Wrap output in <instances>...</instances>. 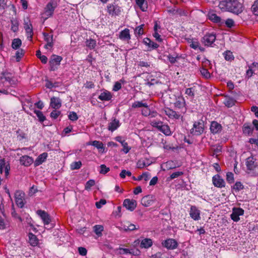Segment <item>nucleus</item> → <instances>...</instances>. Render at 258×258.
<instances>
[{
  "instance_id": "obj_1",
  "label": "nucleus",
  "mask_w": 258,
  "mask_h": 258,
  "mask_svg": "<svg viewBox=\"0 0 258 258\" xmlns=\"http://www.w3.org/2000/svg\"><path fill=\"white\" fill-rule=\"evenodd\" d=\"M219 7L222 11H228L237 15L243 11L242 5L237 0H221Z\"/></svg>"
},
{
  "instance_id": "obj_2",
  "label": "nucleus",
  "mask_w": 258,
  "mask_h": 258,
  "mask_svg": "<svg viewBox=\"0 0 258 258\" xmlns=\"http://www.w3.org/2000/svg\"><path fill=\"white\" fill-rule=\"evenodd\" d=\"M107 12L111 16H118L121 12V8L117 3L116 1L108 4L106 7Z\"/></svg>"
},
{
  "instance_id": "obj_3",
  "label": "nucleus",
  "mask_w": 258,
  "mask_h": 258,
  "mask_svg": "<svg viewBox=\"0 0 258 258\" xmlns=\"http://www.w3.org/2000/svg\"><path fill=\"white\" fill-rule=\"evenodd\" d=\"M246 165L247 169L250 171L248 173L254 176L258 175V167L255 165L252 157L247 158Z\"/></svg>"
},
{
  "instance_id": "obj_4",
  "label": "nucleus",
  "mask_w": 258,
  "mask_h": 258,
  "mask_svg": "<svg viewBox=\"0 0 258 258\" xmlns=\"http://www.w3.org/2000/svg\"><path fill=\"white\" fill-rule=\"evenodd\" d=\"M62 58L60 56L56 55H52L51 56L50 59L49 61L50 66V71H55L57 69L60 64V61L62 60Z\"/></svg>"
},
{
  "instance_id": "obj_5",
  "label": "nucleus",
  "mask_w": 258,
  "mask_h": 258,
  "mask_svg": "<svg viewBox=\"0 0 258 258\" xmlns=\"http://www.w3.org/2000/svg\"><path fill=\"white\" fill-rule=\"evenodd\" d=\"M216 37L214 33H207L202 38L201 41L205 46H212Z\"/></svg>"
},
{
  "instance_id": "obj_6",
  "label": "nucleus",
  "mask_w": 258,
  "mask_h": 258,
  "mask_svg": "<svg viewBox=\"0 0 258 258\" xmlns=\"http://www.w3.org/2000/svg\"><path fill=\"white\" fill-rule=\"evenodd\" d=\"M204 130V125L203 121H195L193 127L190 130V133L193 135L199 136Z\"/></svg>"
},
{
  "instance_id": "obj_7",
  "label": "nucleus",
  "mask_w": 258,
  "mask_h": 258,
  "mask_svg": "<svg viewBox=\"0 0 258 258\" xmlns=\"http://www.w3.org/2000/svg\"><path fill=\"white\" fill-rule=\"evenodd\" d=\"M57 4L55 1L51 0L45 8L44 14L47 17L52 16L55 9L57 7Z\"/></svg>"
},
{
  "instance_id": "obj_8",
  "label": "nucleus",
  "mask_w": 258,
  "mask_h": 258,
  "mask_svg": "<svg viewBox=\"0 0 258 258\" xmlns=\"http://www.w3.org/2000/svg\"><path fill=\"white\" fill-rule=\"evenodd\" d=\"M1 79H4L8 82L11 85H15L17 83V79L12 75V73L9 72H2Z\"/></svg>"
},
{
  "instance_id": "obj_9",
  "label": "nucleus",
  "mask_w": 258,
  "mask_h": 258,
  "mask_svg": "<svg viewBox=\"0 0 258 258\" xmlns=\"http://www.w3.org/2000/svg\"><path fill=\"white\" fill-rule=\"evenodd\" d=\"M162 245L167 249L173 250L177 247L178 243L174 239L168 238L162 241Z\"/></svg>"
},
{
  "instance_id": "obj_10",
  "label": "nucleus",
  "mask_w": 258,
  "mask_h": 258,
  "mask_svg": "<svg viewBox=\"0 0 258 258\" xmlns=\"http://www.w3.org/2000/svg\"><path fill=\"white\" fill-rule=\"evenodd\" d=\"M244 214V210L240 208H233L232 213L230 215V217L234 222H238L239 220V216Z\"/></svg>"
},
{
  "instance_id": "obj_11",
  "label": "nucleus",
  "mask_w": 258,
  "mask_h": 258,
  "mask_svg": "<svg viewBox=\"0 0 258 258\" xmlns=\"http://www.w3.org/2000/svg\"><path fill=\"white\" fill-rule=\"evenodd\" d=\"M155 201V197L152 195H148L144 197L141 200L142 205L148 207L151 206Z\"/></svg>"
},
{
  "instance_id": "obj_12",
  "label": "nucleus",
  "mask_w": 258,
  "mask_h": 258,
  "mask_svg": "<svg viewBox=\"0 0 258 258\" xmlns=\"http://www.w3.org/2000/svg\"><path fill=\"white\" fill-rule=\"evenodd\" d=\"M36 213L40 217L44 225H48L50 223V217L45 211L39 210L37 211Z\"/></svg>"
},
{
  "instance_id": "obj_13",
  "label": "nucleus",
  "mask_w": 258,
  "mask_h": 258,
  "mask_svg": "<svg viewBox=\"0 0 258 258\" xmlns=\"http://www.w3.org/2000/svg\"><path fill=\"white\" fill-rule=\"evenodd\" d=\"M123 205L126 209L133 211L137 207V202L135 200L126 199L124 200Z\"/></svg>"
},
{
  "instance_id": "obj_14",
  "label": "nucleus",
  "mask_w": 258,
  "mask_h": 258,
  "mask_svg": "<svg viewBox=\"0 0 258 258\" xmlns=\"http://www.w3.org/2000/svg\"><path fill=\"white\" fill-rule=\"evenodd\" d=\"M164 112L169 118L172 119H179L181 115L177 113L175 111L167 107L164 109Z\"/></svg>"
},
{
  "instance_id": "obj_15",
  "label": "nucleus",
  "mask_w": 258,
  "mask_h": 258,
  "mask_svg": "<svg viewBox=\"0 0 258 258\" xmlns=\"http://www.w3.org/2000/svg\"><path fill=\"white\" fill-rule=\"evenodd\" d=\"M212 181L213 184L216 187L222 188L225 186V183L224 180L218 174L213 177Z\"/></svg>"
},
{
  "instance_id": "obj_16",
  "label": "nucleus",
  "mask_w": 258,
  "mask_h": 258,
  "mask_svg": "<svg viewBox=\"0 0 258 258\" xmlns=\"http://www.w3.org/2000/svg\"><path fill=\"white\" fill-rule=\"evenodd\" d=\"M121 123L118 119L112 118L110 122L108 123L107 128L109 131L113 132L117 130L120 126Z\"/></svg>"
},
{
  "instance_id": "obj_17",
  "label": "nucleus",
  "mask_w": 258,
  "mask_h": 258,
  "mask_svg": "<svg viewBox=\"0 0 258 258\" xmlns=\"http://www.w3.org/2000/svg\"><path fill=\"white\" fill-rule=\"evenodd\" d=\"M20 164L24 166H29L34 162L33 158L28 155H24L20 158Z\"/></svg>"
},
{
  "instance_id": "obj_18",
  "label": "nucleus",
  "mask_w": 258,
  "mask_h": 258,
  "mask_svg": "<svg viewBox=\"0 0 258 258\" xmlns=\"http://www.w3.org/2000/svg\"><path fill=\"white\" fill-rule=\"evenodd\" d=\"M189 215L194 220H199L200 219V211L196 207L192 206L190 208Z\"/></svg>"
},
{
  "instance_id": "obj_19",
  "label": "nucleus",
  "mask_w": 258,
  "mask_h": 258,
  "mask_svg": "<svg viewBox=\"0 0 258 258\" xmlns=\"http://www.w3.org/2000/svg\"><path fill=\"white\" fill-rule=\"evenodd\" d=\"M43 35L45 41L47 42V44L45 45L44 47L46 49H48V47H52L53 45V35L47 33H43Z\"/></svg>"
},
{
  "instance_id": "obj_20",
  "label": "nucleus",
  "mask_w": 258,
  "mask_h": 258,
  "mask_svg": "<svg viewBox=\"0 0 258 258\" xmlns=\"http://www.w3.org/2000/svg\"><path fill=\"white\" fill-rule=\"evenodd\" d=\"M115 140L121 144L122 146L123 147L122 151L125 154H127L130 151L131 148L128 146L127 143L126 142L124 139H123L122 137H116L115 138Z\"/></svg>"
},
{
  "instance_id": "obj_21",
  "label": "nucleus",
  "mask_w": 258,
  "mask_h": 258,
  "mask_svg": "<svg viewBox=\"0 0 258 258\" xmlns=\"http://www.w3.org/2000/svg\"><path fill=\"white\" fill-rule=\"evenodd\" d=\"M222 125L220 123L214 121L211 122L210 130L213 134H218L222 131Z\"/></svg>"
},
{
  "instance_id": "obj_22",
  "label": "nucleus",
  "mask_w": 258,
  "mask_h": 258,
  "mask_svg": "<svg viewBox=\"0 0 258 258\" xmlns=\"http://www.w3.org/2000/svg\"><path fill=\"white\" fill-rule=\"evenodd\" d=\"M50 105L55 109H58L61 105V100L58 97H53L50 99Z\"/></svg>"
},
{
  "instance_id": "obj_23",
  "label": "nucleus",
  "mask_w": 258,
  "mask_h": 258,
  "mask_svg": "<svg viewBox=\"0 0 258 258\" xmlns=\"http://www.w3.org/2000/svg\"><path fill=\"white\" fill-rule=\"evenodd\" d=\"M119 38L123 41H129L131 39L129 29L125 28L121 31L119 33Z\"/></svg>"
},
{
  "instance_id": "obj_24",
  "label": "nucleus",
  "mask_w": 258,
  "mask_h": 258,
  "mask_svg": "<svg viewBox=\"0 0 258 258\" xmlns=\"http://www.w3.org/2000/svg\"><path fill=\"white\" fill-rule=\"evenodd\" d=\"M47 156L48 154L46 152L39 155L34 161V165L37 166L42 164V163L45 161Z\"/></svg>"
},
{
  "instance_id": "obj_25",
  "label": "nucleus",
  "mask_w": 258,
  "mask_h": 258,
  "mask_svg": "<svg viewBox=\"0 0 258 258\" xmlns=\"http://www.w3.org/2000/svg\"><path fill=\"white\" fill-rule=\"evenodd\" d=\"M208 17L210 20L215 23H219L220 24H223L224 23V20H222L220 17L218 16L216 14L214 13H209L208 14Z\"/></svg>"
},
{
  "instance_id": "obj_26",
  "label": "nucleus",
  "mask_w": 258,
  "mask_h": 258,
  "mask_svg": "<svg viewBox=\"0 0 258 258\" xmlns=\"http://www.w3.org/2000/svg\"><path fill=\"white\" fill-rule=\"evenodd\" d=\"M24 28L27 33V38L30 40H31L33 35L32 25L31 24L26 23L24 24Z\"/></svg>"
},
{
  "instance_id": "obj_27",
  "label": "nucleus",
  "mask_w": 258,
  "mask_h": 258,
  "mask_svg": "<svg viewBox=\"0 0 258 258\" xmlns=\"http://www.w3.org/2000/svg\"><path fill=\"white\" fill-rule=\"evenodd\" d=\"M143 42L148 46L149 48L152 49H156L159 47V45L157 43L151 41L149 38H145L143 39Z\"/></svg>"
},
{
  "instance_id": "obj_28",
  "label": "nucleus",
  "mask_w": 258,
  "mask_h": 258,
  "mask_svg": "<svg viewBox=\"0 0 258 258\" xmlns=\"http://www.w3.org/2000/svg\"><path fill=\"white\" fill-rule=\"evenodd\" d=\"M29 243L32 246H36L38 243V239L36 236L32 233L28 234Z\"/></svg>"
},
{
  "instance_id": "obj_29",
  "label": "nucleus",
  "mask_w": 258,
  "mask_h": 258,
  "mask_svg": "<svg viewBox=\"0 0 258 258\" xmlns=\"http://www.w3.org/2000/svg\"><path fill=\"white\" fill-rule=\"evenodd\" d=\"M15 201L17 205L19 207H23L24 203L23 202V196L21 195V194H19L18 192L15 194Z\"/></svg>"
},
{
  "instance_id": "obj_30",
  "label": "nucleus",
  "mask_w": 258,
  "mask_h": 258,
  "mask_svg": "<svg viewBox=\"0 0 258 258\" xmlns=\"http://www.w3.org/2000/svg\"><path fill=\"white\" fill-rule=\"evenodd\" d=\"M136 3L143 12H146L147 11L148 5L145 0H136Z\"/></svg>"
},
{
  "instance_id": "obj_31",
  "label": "nucleus",
  "mask_w": 258,
  "mask_h": 258,
  "mask_svg": "<svg viewBox=\"0 0 258 258\" xmlns=\"http://www.w3.org/2000/svg\"><path fill=\"white\" fill-rule=\"evenodd\" d=\"M153 242L150 238H145L141 242L140 246L142 248H148L152 245Z\"/></svg>"
},
{
  "instance_id": "obj_32",
  "label": "nucleus",
  "mask_w": 258,
  "mask_h": 258,
  "mask_svg": "<svg viewBox=\"0 0 258 258\" xmlns=\"http://www.w3.org/2000/svg\"><path fill=\"white\" fill-rule=\"evenodd\" d=\"M111 98L112 95L109 92H103L98 97V98L101 101H109Z\"/></svg>"
},
{
  "instance_id": "obj_33",
  "label": "nucleus",
  "mask_w": 258,
  "mask_h": 258,
  "mask_svg": "<svg viewBox=\"0 0 258 258\" xmlns=\"http://www.w3.org/2000/svg\"><path fill=\"white\" fill-rule=\"evenodd\" d=\"M120 253L122 254H127L130 253L133 255H137L138 254L139 251L136 250H134V249H128V248H120Z\"/></svg>"
},
{
  "instance_id": "obj_34",
  "label": "nucleus",
  "mask_w": 258,
  "mask_h": 258,
  "mask_svg": "<svg viewBox=\"0 0 258 258\" xmlns=\"http://www.w3.org/2000/svg\"><path fill=\"white\" fill-rule=\"evenodd\" d=\"M22 45V41L19 38L14 39L12 43V47L14 49H18Z\"/></svg>"
},
{
  "instance_id": "obj_35",
  "label": "nucleus",
  "mask_w": 258,
  "mask_h": 258,
  "mask_svg": "<svg viewBox=\"0 0 258 258\" xmlns=\"http://www.w3.org/2000/svg\"><path fill=\"white\" fill-rule=\"evenodd\" d=\"M86 45L87 47L90 49H93L95 48L96 45V42L94 39L90 38L86 40Z\"/></svg>"
},
{
  "instance_id": "obj_36",
  "label": "nucleus",
  "mask_w": 258,
  "mask_h": 258,
  "mask_svg": "<svg viewBox=\"0 0 258 258\" xmlns=\"http://www.w3.org/2000/svg\"><path fill=\"white\" fill-rule=\"evenodd\" d=\"M144 24L137 26L134 30L135 34L137 37L141 36L144 34Z\"/></svg>"
},
{
  "instance_id": "obj_37",
  "label": "nucleus",
  "mask_w": 258,
  "mask_h": 258,
  "mask_svg": "<svg viewBox=\"0 0 258 258\" xmlns=\"http://www.w3.org/2000/svg\"><path fill=\"white\" fill-rule=\"evenodd\" d=\"M159 131L167 136L170 135L171 133L169 126L167 124H162Z\"/></svg>"
},
{
  "instance_id": "obj_38",
  "label": "nucleus",
  "mask_w": 258,
  "mask_h": 258,
  "mask_svg": "<svg viewBox=\"0 0 258 258\" xmlns=\"http://www.w3.org/2000/svg\"><path fill=\"white\" fill-rule=\"evenodd\" d=\"M93 229L96 234L100 236L102 235V232L103 231L104 228L102 225H96L93 227Z\"/></svg>"
},
{
  "instance_id": "obj_39",
  "label": "nucleus",
  "mask_w": 258,
  "mask_h": 258,
  "mask_svg": "<svg viewBox=\"0 0 258 258\" xmlns=\"http://www.w3.org/2000/svg\"><path fill=\"white\" fill-rule=\"evenodd\" d=\"M183 174V172L182 171H176L172 173L169 177L167 178V181H171V180L176 178L180 176H181Z\"/></svg>"
},
{
  "instance_id": "obj_40",
  "label": "nucleus",
  "mask_w": 258,
  "mask_h": 258,
  "mask_svg": "<svg viewBox=\"0 0 258 258\" xmlns=\"http://www.w3.org/2000/svg\"><path fill=\"white\" fill-rule=\"evenodd\" d=\"M133 108H139V107H148V105L146 103H143L142 101H136L132 104V105Z\"/></svg>"
},
{
  "instance_id": "obj_41",
  "label": "nucleus",
  "mask_w": 258,
  "mask_h": 258,
  "mask_svg": "<svg viewBox=\"0 0 258 258\" xmlns=\"http://www.w3.org/2000/svg\"><path fill=\"white\" fill-rule=\"evenodd\" d=\"M165 166L167 170L174 169L179 166H176L173 161H168L165 163Z\"/></svg>"
},
{
  "instance_id": "obj_42",
  "label": "nucleus",
  "mask_w": 258,
  "mask_h": 258,
  "mask_svg": "<svg viewBox=\"0 0 258 258\" xmlns=\"http://www.w3.org/2000/svg\"><path fill=\"white\" fill-rule=\"evenodd\" d=\"M149 164L146 163L144 159H141L138 160L137 163V167L138 168H143L144 167L148 166Z\"/></svg>"
},
{
  "instance_id": "obj_43",
  "label": "nucleus",
  "mask_w": 258,
  "mask_h": 258,
  "mask_svg": "<svg viewBox=\"0 0 258 258\" xmlns=\"http://www.w3.org/2000/svg\"><path fill=\"white\" fill-rule=\"evenodd\" d=\"M174 106L178 108L183 107L184 106V99L183 98H179L178 100H176L174 103Z\"/></svg>"
},
{
  "instance_id": "obj_44",
  "label": "nucleus",
  "mask_w": 258,
  "mask_h": 258,
  "mask_svg": "<svg viewBox=\"0 0 258 258\" xmlns=\"http://www.w3.org/2000/svg\"><path fill=\"white\" fill-rule=\"evenodd\" d=\"M34 113L36 114L39 121L41 122H43L46 119L45 116L43 115L42 112L35 110Z\"/></svg>"
},
{
  "instance_id": "obj_45",
  "label": "nucleus",
  "mask_w": 258,
  "mask_h": 258,
  "mask_svg": "<svg viewBox=\"0 0 258 258\" xmlns=\"http://www.w3.org/2000/svg\"><path fill=\"white\" fill-rule=\"evenodd\" d=\"M91 145H92V146L95 147L98 149H99V150L100 149V150H102V149L104 150V149L103 143L102 142H100V141H93L92 142Z\"/></svg>"
},
{
  "instance_id": "obj_46",
  "label": "nucleus",
  "mask_w": 258,
  "mask_h": 258,
  "mask_svg": "<svg viewBox=\"0 0 258 258\" xmlns=\"http://www.w3.org/2000/svg\"><path fill=\"white\" fill-rule=\"evenodd\" d=\"M223 55L224 56L225 59L226 60L230 61L233 60L234 58V56L232 54V53L230 51H226L223 53Z\"/></svg>"
},
{
  "instance_id": "obj_47",
  "label": "nucleus",
  "mask_w": 258,
  "mask_h": 258,
  "mask_svg": "<svg viewBox=\"0 0 258 258\" xmlns=\"http://www.w3.org/2000/svg\"><path fill=\"white\" fill-rule=\"evenodd\" d=\"M189 44V46L194 49H197L199 48L201 50L202 49L200 47L199 42L197 41H194L193 40H190V41H188Z\"/></svg>"
},
{
  "instance_id": "obj_48",
  "label": "nucleus",
  "mask_w": 258,
  "mask_h": 258,
  "mask_svg": "<svg viewBox=\"0 0 258 258\" xmlns=\"http://www.w3.org/2000/svg\"><path fill=\"white\" fill-rule=\"evenodd\" d=\"M81 166H82V162L80 161H76V162H73L71 164V168L72 170L79 169L81 168Z\"/></svg>"
},
{
  "instance_id": "obj_49",
  "label": "nucleus",
  "mask_w": 258,
  "mask_h": 258,
  "mask_svg": "<svg viewBox=\"0 0 258 258\" xmlns=\"http://www.w3.org/2000/svg\"><path fill=\"white\" fill-rule=\"evenodd\" d=\"M100 168L99 173L102 174H105L110 171V168L107 167L105 164H101L100 166Z\"/></svg>"
},
{
  "instance_id": "obj_50",
  "label": "nucleus",
  "mask_w": 258,
  "mask_h": 258,
  "mask_svg": "<svg viewBox=\"0 0 258 258\" xmlns=\"http://www.w3.org/2000/svg\"><path fill=\"white\" fill-rule=\"evenodd\" d=\"M23 55H24L23 50L22 49H18L16 52L15 57H16V61L17 62H19L20 60L22 57L23 56Z\"/></svg>"
},
{
  "instance_id": "obj_51",
  "label": "nucleus",
  "mask_w": 258,
  "mask_h": 258,
  "mask_svg": "<svg viewBox=\"0 0 258 258\" xmlns=\"http://www.w3.org/2000/svg\"><path fill=\"white\" fill-rule=\"evenodd\" d=\"M253 13L256 16H258V0L255 1L251 7Z\"/></svg>"
},
{
  "instance_id": "obj_52",
  "label": "nucleus",
  "mask_w": 258,
  "mask_h": 258,
  "mask_svg": "<svg viewBox=\"0 0 258 258\" xmlns=\"http://www.w3.org/2000/svg\"><path fill=\"white\" fill-rule=\"evenodd\" d=\"M11 30L14 32H17L18 30V22L15 20H11Z\"/></svg>"
},
{
  "instance_id": "obj_53",
  "label": "nucleus",
  "mask_w": 258,
  "mask_h": 258,
  "mask_svg": "<svg viewBox=\"0 0 258 258\" xmlns=\"http://www.w3.org/2000/svg\"><path fill=\"white\" fill-rule=\"evenodd\" d=\"M201 75L206 79H209L210 78V74L207 69L202 68L200 70Z\"/></svg>"
},
{
  "instance_id": "obj_54",
  "label": "nucleus",
  "mask_w": 258,
  "mask_h": 258,
  "mask_svg": "<svg viewBox=\"0 0 258 258\" xmlns=\"http://www.w3.org/2000/svg\"><path fill=\"white\" fill-rule=\"evenodd\" d=\"M95 185V180L93 179L89 180L85 184V188L86 190H89L91 187Z\"/></svg>"
},
{
  "instance_id": "obj_55",
  "label": "nucleus",
  "mask_w": 258,
  "mask_h": 258,
  "mask_svg": "<svg viewBox=\"0 0 258 258\" xmlns=\"http://www.w3.org/2000/svg\"><path fill=\"white\" fill-rule=\"evenodd\" d=\"M163 122L160 121H156L153 120L151 122V124L153 126L157 128L159 130H160L161 126H162Z\"/></svg>"
},
{
  "instance_id": "obj_56",
  "label": "nucleus",
  "mask_w": 258,
  "mask_h": 258,
  "mask_svg": "<svg viewBox=\"0 0 258 258\" xmlns=\"http://www.w3.org/2000/svg\"><path fill=\"white\" fill-rule=\"evenodd\" d=\"M126 175L128 176H131L132 175L131 172L123 169L121 171V172L119 174V176L121 178H124Z\"/></svg>"
},
{
  "instance_id": "obj_57",
  "label": "nucleus",
  "mask_w": 258,
  "mask_h": 258,
  "mask_svg": "<svg viewBox=\"0 0 258 258\" xmlns=\"http://www.w3.org/2000/svg\"><path fill=\"white\" fill-rule=\"evenodd\" d=\"M252 128L250 126L245 125H244L243 128V132L244 134L249 135L252 133Z\"/></svg>"
},
{
  "instance_id": "obj_58",
  "label": "nucleus",
  "mask_w": 258,
  "mask_h": 258,
  "mask_svg": "<svg viewBox=\"0 0 258 258\" xmlns=\"http://www.w3.org/2000/svg\"><path fill=\"white\" fill-rule=\"evenodd\" d=\"M69 118L72 121H76L78 119V115L75 112H70L69 114Z\"/></svg>"
},
{
  "instance_id": "obj_59",
  "label": "nucleus",
  "mask_w": 258,
  "mask_h": 258,
  "mask_svg": "<svg viewBox=\"0 0 258 258\" xmlns=\"http://www.w3.org/2000/svg\"><path fill=\"white\" fill-rule=\"evenodd\" d=\"M7 2L8 0H0V11L4 10L8 8Z\"/></svg>"
},
{
  "instance_id": "obj_60",
  "label": "nucleus",
  "mask_w": 258,
  "mask_h": 258,
  "mask_svg": "<svg viewBox=\"0 0 258 258\" xmlns=\"http://www.w3.org/2000/svg\"><path fill=\"white\" fill-rule=\"evenodd\" d=\"M233 188L236 191H239L243 188V185L240 182H236L233 185Z\"/></svg>"
},
{
  "instance_id": "obj_61",
  "label": "nucleus",
  "mask_w": 258,
  "mask_h": 258,
  "mask_svg": "<svg viewBox=\"0 0 258 258\" xmlns=\"http://www.w3.org/2000/svg\"><path fill=\"white\" fill-rule=\"evenodd\" d=\"M226 179L229 183L234 182V175L232 172H228L226 174Z\"/></svg>"
},
{
  "instance_id": "obj_62",
  "label": "nucleus",
  "mask_w": 258,
  "mask_h": 258,
  "mask_svg": "<svg viewBox=\"0 0 258 258\" xmlns=\"http://www.w3.org/2000/svg\"><path fill=\"white\" fill-rule=\"evenodd\" d=\"M60 114V111L56 110V109L53 110L50 113V117L53 119L57 118Z\"/></svg>"
},
{
  "instance_id": "obj_63",
  "label": "nucleus",
  "mask_w": 258,
  "mask_h": 258,
  "mask_svg": "<svg viewBox=\"0 0 258 258\" xmlns=\"http://www.w3.org/2000/svg\"><path fill=\"white\" fill-rule=\"evenodd\" d=\"M248 67V69L246 71V77L249 78L251 77L254 73V72L256 71V69H252L250 66H249Z\"/></svg>"
},
{
  "instance_id": "obj_64",
  "label": "nucleus",
  "mask_w": 258,
  "mask_h": 258,
  "mask_svg": "<svg viewBox=\"0 0 258 258\" xmlns=\"http://www.w3.org/2000/svg\"><path fill=\"white\" fill-rule=\"evenodd\" d=\"M185 93L186 94H187V95H188L189 96H190V97L193 98L194 97V96H195V93H194V88H187L185 90Z\"/></svg>"
}]
</instances>
